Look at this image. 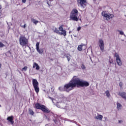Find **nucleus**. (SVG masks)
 <instances>
[{
    "label": "nucleus",
    "mask_w": 126,
    "mask_h": 126,
    "mask_svg": "<svg viewBox=\"0 0 126 126\" xmlns=\"http://www.w3.org/2000/svg\"><path fill=\"white\" fill-rule=\"evenodd\" d=\"M119 86H120V87H121V88H122L123 87V82H120Z\"/></svg>",
    "instance_id": "cd10ccee"
},
{
    "label": "nucleus",
    "mask_w": 126,
    "mask_h": 126,
    "mask_svg": "<svg viewBox=\"0 0 126 126\" xmlns=\"http://www.w3.org/2000/svg\"><path fill=\"white\" fill-rule=\"evenodd\" d=\"M0 68H1V63H0Z\"/></svg>",
    "instance_id": "473e14b6"
},
{
    "label": "nucleus",
    "mask_w": 126,
    "mask_h": 126,
    "mask_svg": "<svg viewBox=\"0 0 126 126\" xmlns=\"http://www.w3.org/2000/svg\"><path fill=\"white\" fill-rule=\"evenodd\" d=\"M119 96H121L123 99H125V100H126V93L125 92H119L118 93Z\"/></svg>",
    "instance_id": "ddd939ff"
},
{
    "label": "nucleus",
    "mask_w": 126,
    "mask_h": 126,
    "mask_svg": "<svg viewBox=\"0 0 126 126\" xmlns=\"http://www.w3.org/2000/svg\"><path fill=\"white\" fill-rule=\"evenodd\" d=\"M105 94H106L107 97H110L111 94H110V92H109V91H108V90L106 91L105 92Z\"/></svg>",
    "instance_id": "412c9836"
},
{
    "label": "nucleus",
    "mask_w": 126,
    "mask_h": 126,
    "mask_svg": "<svg viewBox=\"0 0 126 126\" xmlns=\"http://www.w3.org/2000/svg\"><path fill=\"white\" fill-rule=\"evenodd\" d=\"M81 30V27H79L77 28V31H80Z\"/></svg>",
    "instance_id": "c756f323"
},
{
    "label": "nucleus",
    "mask_w": 126,
    "mask_h": 126,
    "mask_svg": "<svg viewBox=\"0 0 126 126\" xmlns=\"http://www.w3.org/2000/svg\"><path fill=\"white\" fill-rule=\"evenodd\" d=\"M78 16V10L76 9H73L70 15V18L71 20H73V21H78L79 19L77 17Z\"/></svg>",
    "instance_id": "20e7f679"
},
{
    "label": "nucleus",
    "mask_w": 126,
    "mask_h": 126,
    "mask_svg": "<svg viewBox=\"0 0 126 126\" xmlns=\"http://www.w3.org/2000/svg\"><path fill=\"white\" fill-rule=\"evenodd\" d=\"M19 43L22 47H28L29 41H28V39L25 36L22 35L19 37Z\"/></svg>",
    "instance_id": "7ed1b4c3"
},
{
    "label": "nucleus",
    "mask_w": 126,
    "mask_h": 126,
    "mask_svg": "<svg viewBox=\"0 0 126 126\" xmlns=\"http://www.w3.org/2000/svg\"><path fill=\"white\" fill-rule=\"evenodd\" d=\"M83 47H84V50H85L86 49V45L84 44H81V45H79L78 47V51H79L80 52H81L82 50L83 49Z\"/></svg>",
    "instance_id": "f8f14e48"
},
{
    "label": "nucleus",
    "mask_w": 126,
    "mask_h": 126,
    "mask_svg": "<svg viewBox=\"0 0 126 126\" xmlns=\"http://www.w3.org/2000/svg\"><path fill=\"white\" fill-rule=\"evenodd\" d=\"M40 45V42H37L36 44V49L38 53L39 54H43V52H44V50L43 49H40L39 48V46Z\"/></svg>",
    "instance_id": "9b49d317"
},
{
    "label": "nucleus",
    "mask_w": 126,
    "mask_h": 126,
    "mask_svg": "<svg viewBox=\"0 0 126 126\" xmlns=\"http://www.w3.org/2000/svg\"><path fill=\"white\" fill-rule=\"evenodd\" d=\"M35 67H36L35 69H36V70L40 69V66L36 63H34L33 64V68H35Z\"/></svg>",
    "instance_id": "dca6fc26"
},
{
    "label": "nucleus",
    "mask_w": 126,
    "mask_h": 126,
    "mask_svg": "<svg viewBox=\"0 0 126 126\" xmlns=\"http://www.w3.org/2000/svg\"><path fill=\"white\" fill-rule=\"evenodd\" d=\"M29 113L30 115H32V116H33V115H34V111H33V110L31 109H30L29 110Z\"/></svg>",
    "instance_id": "6ab92c4d"
},
{
    "label": "nucleus",
    "mask_w": 126,
    "mask_h": 126,
    "mask_svg": "<svg viewBox=\"0 0 126 126\" xmlns=\"http://www.w3.org/2000/svg\"><path fill=\"white\" fill-rule=\"evenodd\" d=\"M119 32H120V35H124V32H123V31H119Z\"/></svg>",
    "instance_id": "c85d7f7f"
},
{
    "label": "nucleus",
    "mask_w": 126,
    "mask_h": 126,
    "mask_svg": "<svg viewBox=\"0 0 126 126\" xmlns=\"http://www.w3.org/2000/svg\"><path fill=\"white\" fill-rule=\"evenodd\" d=\"M54 32L57 34H60V35H63L64 36L66 35V31L63 30V25L60 26L59 30L58 28H55Z\"/></svg>",
    "instance_id": "39448f33"
},
{
    "label": "nucleus",
    "mask_w": 126,
    "mask_h": 126,
    "mask_svg": "<svg viewBox=\"0 0 126 126\" xmlns=\"http://www.w3.org/2000/svg\"><path fill=\"white\" fill-rule=\"evenodd\" d=\"M98 45L100 50L103 53L105 51V46L104 44V41L102 39H100L98 40Z\"/></svg>",
    "instance_id": "6e6552de"
},
{
    "label": "nucleus",
    "mask_w": 126,
    "mask_h": 126,
    "mask_svg": "<svg viewBox=\"0 0 126 126\" xmlns=\"http://www.w3.org/2000/svg\"><path fill=\"white\" fill-rule=\"evenodd\" d=\"M101 15L106 18V20L107 21H109L110 19H112V18H114V16H115L114 15L110 13H107L106 11H102L101 12Z\"/></svg>",
    "instance_id": "0eeeda50"
},
{
    "label": "nucleus",
    "mask_w": 126,
    "mask_h": 126,
    "mask_svg": "<svg viewBox=\"0 0 126 126\" xmlns=\"http://www.w3.org/2000/svg\"><path fill=\"white\" fill-rule=\"evenodd\" d=\"M117 109L118 110H120V109H122V105L121 103L117 102Z\"/></svg>",
    "instance_id": "f3484780"
},
{
    "label": "nucleus",
    "mask_w": 126,
    "mask_h": 126,
    "mask_svg": "<svg viewBox=\"0 0 126 126\" xmlns=\"http://www.w3.org/2000/svg\"><path fill=\"white\" fill-rule=\"evenodd\" d=\"M28 68V67L25 66L21 69L22 71H26Z\"/></svg>",
    "instance_id": "aec40b11"
},
{
    "label": "nucleus",
    "mask_w": 126,
    "mask_h": 126,
    "mask_svg": "<svg viewBox=\"0 0 126 126\" xmlns=\"http://www.w3.org/2000/svg\"><path fill=\"white\" fill-rule=\"evenodd\" d=\"M97 116L94 117L96 120H99V121H102L103 120V115L97 114Z\"/></svg>",
    "instance_id": "4468645a"
},
{
    "label": "nucleus",
    "mask_w": 126,
    "mask_h": 126,
    "mask_svg": "<svg viewBox=\"0 0 126 126\" xmlns=\"http://www.w3.org/2000/svg\"><path fill=\"white\" fill-rule=\"evenodd\" d=\"M32 21L35 24V25H37V23H39V21L35 20L34 19H32Z\"/></svg>",
    "instance_id": "a211bd4d"
},
{
    "label": "nucleus",
    "mask_w": 126,
    "mask_h": 126,
    "mask_svg": "<svg viewBox=\"0 0 126 126\" xmlns=\"http://www.w3.org/2000/svg\"><path fill=\"white\" fill-rule=\"evenodd\" d=\"M66 58L67 59L68 62H69L70 61V57L68 55L66 56Z\"/></svg>",
    "instance_id": "a878e982"
},
{
    "label": "nucleus",
    "mask_w": 126,
    "mask_h": 126,
    "mask_svg": "<svg viewBox=\"0 0 126 126\" xmlns=\"http://www.w3.org/2000/svg\"><path fill=\"white\" fill-rule=\"evenodd\" d=\"M7 120L11 123V125H13V124H14V122H13V116L8 117Z\"/></svg>",
    "instance_id": "2eb2a0df"
},
{
    "label": "nucleus",
    "mask_w": 126,
    "mask_h": 126,
    "mask_svg": "<svg viewBox=\"0 0 126 126\" xmlns=\"http://www.w3.org/2000/svg\"><path fill=\"white\" fill-rule=\"evenodd\" d=\"M44 116L45 117V119L47 120V121H50V117H48L46 114H44Z\"/></svg>",
    "instance_id": "5701e85b"
},
{
    "label": "nucleus",
    "mask_w": 126,
    "mask_h": 126,
    "mask_svg": "<svg viewBox=\"0 0 126 126\" xmlns=\"http://www.w3.org/2000/svg\"><path fill=\"white\" fill-rule=\"evenodd\" d=\"M109 62V63H110V64H112V63H114L113 59H110Z\"/></svg>",
    "instance_id": "bb28decb"
},
{
    "label": "nucleus",
    "mask_w": 126,
    "mask_h": 126,
    "mask_svg": "<svg viewBox=\"0 0 126 126\" xmlns=\"http://www.w3.org/2000/svg\"><path fill=\"white\" fill-rule=\"evenodd\" d=\"M4 44H3V43H2V42H0V48H3V47H4Z\"/></svg>",
    "instance_id": "b1692460"
},
{
    "label": "nucleus",
    "mask_w": 126,
    "mask_h": 126,
    "mask_svg": "<svg viewBox=\"0 0 126 126\" xmlns=\"http://www.w3.org/2000/svg\"><path fill=\"white\" fill-rule=\"evenodd\" d=\"M22 2H23V3H25V2H26V0H22Z\"/></svg>",
    "instance_id": "7c9ffc66"
},
{
    "label": "nucleus",
    "mask_w": 126,
    "mask_h": 126,
    "mask_svg": "<svg viewBox=\"0 0 126 126\" xmlns=\"http://www.w3.org/2000/svg\"><path fill=\"white\" fill-rule=\"evenodd\" d=\"M89 85V82L81 80L77 76H74L68 84H65L63 88L67 92H69L74 87H88Z\"/></svg>",
    "instance_id": "f257e3e1"
},
{
    "label": "nucleus",
    "mask_w": 126,
    "mask_h": 126,
    "mask_svg": "<svg viewBox=\"0 0 126 126\" xmlns=\"http://www.w3.org/2000/svg\"><path fill=\"white\" fill-rule=\"evenodd\" d=\"M118 123H119V124H122V123H123V121L122 120H119Z\"/></svg>",
    "instance_id": "2f4dec72"
},
{
    "label": "nucleus",
    "mask_w": 126,
    "mask_h": 126,
    "mask_svg": "<svg viewBox=\"0 0 126 126\" xmlns=\"http://www.w3.org/2000/svg\"><path fill=\"white\" fill-rule=\"evenodd\" d=\"M77 3L78 6L80 5L82 7H84V6H86V4H85L86 3V0H77Z\"/></svg>",
    "instance_id": "9d476101"
},
{
    "label": "nucleus",
    "mask_w": 126,
    "mask_h": 126,
    "mask_svg": "<svg viewBox=\"0 0 126 126\" xmlns=\"http://www.w3.org/2000/svg\"><path fill=\"white\" fill-rule=\"evenodd\" d=\"M35 108H36L37 110H41V111L45 114H50V113H51V110H50L47 106L39 103H35Z\"/></svg>",
    "instance_id": "f03ea898"
},
{
    "label": "nucleus",
    "mask_w": 126,
    "mask_h": 126,
    "mask_svg": "<svg viewBox=\"0 0 126 126\" xmlns=\"http://www.w3.org/2000/svg\"><path fill=\"white\" fill-rule=\"evenodd\" d=\"M81 67L82 68V69H86V67L85 66V65H84V64L82 63L81 65Z\"/></svg>",
    "instance_id": "4be33fe9"
},
{
    "label": "nucleus",
    "mask_w": 126,
    "mask_h": 126,
    "mask_svg": "<svg viewBox=\"0 0 126 126\" xmlns=\"http://www.w3.org/2000/svg\"><path fill=\"white\" fill-rule=\"evenodd\" d=\"M20 26L21 27H22V28H24V29H25L26 27H27V25H26V24H25L24 26L20 25Z\"/></svg>",
    "instance_id": "393cba45"
},
{
    "label": "nucleus",
    "mask_w": 126,
    "mask_h": 126,
    "mask_svg": "<svg viewBox=\"0 0 126 126\" xmlns=\"http://www.w3.org/2000/svg\"><path fill=\"white\" fill-rule=\"evenodd\" d=\"M50 98V99H52V98L51 97H49Z\"/></svg>",
    "instance_id": "f704fd0d"
},
{
    "label": "nucleus",
    "mask_w": 126,
    "mask_h": 126,
    "mask_svg": "<svg viewBox=\"0 0 126 126\" xmlns=\"http://www.w3.org/2000/svg\"><path fill=\"white\" fill-rule=\"evenodd\" d=\"M32 86L35 91L36 94H38L40 91V88H39V82L37 81L36 79H32Z\"/></svg>",
    "instance_id": "423d86ee"
},
{
    "label": "nucleus",
    "mask_w": 126,
    "mask_h": 126,
    "mask_svg": "<svg viewBox=\"0 0 126 126\" xmlns=\"http://www.w3.org/2000/svg\"><path fill=\"white\" fill-rule=\"evenodd\" d=\"M104 119H107V117H104Z\"/></svg>",
    "instance_id": "72a5a7b5"
},
{
    "label": "nucleus",
    "mask_w": 126,
    "mask_h": 126,
    "mask_svg": "<svg viewBox=\"0 0 126 126\" xmlns=\"http://www.w3.org/2000/svg\"><path fill=\"white\" fill-rule=\"evenodd\" d=\"M114 57L116 58V62L117 63L118 65L120 66L122 65V64H123V63H122V60H121V57H120L119 54L115 53Z\"/></svg>",
    "instance_id": "1a4fd4ad"
}]
</instances>
